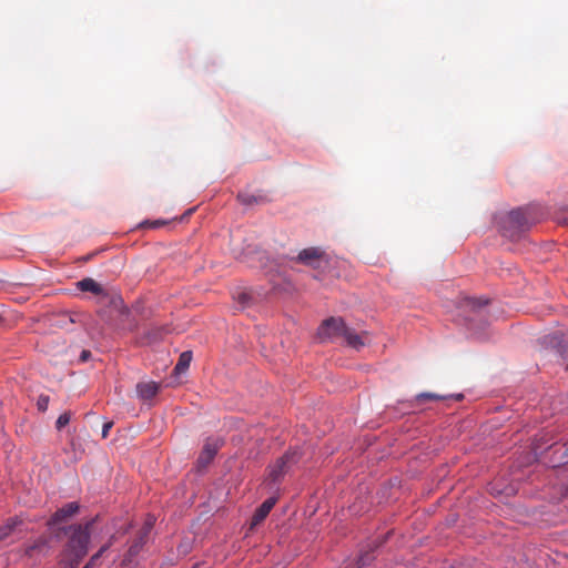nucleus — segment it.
<instances>
[{"label": "nucleus", "instance_id": "obj_1", "mask_svg": "<svg viewBox=\"0 0 568 568\" xmlns=\"http://www.w3.org/2000/svg\"><path fill=\"white\" fill-rule=\"evenodd\" d=\"M93 523L94 519L85 525H72L64 529V532L69 535L65 546L68 562H65L64 568H77L79 562L87 556L91 538L90 530Z\"/></svg>", "mask_w": 568, "mask_h": 568}, {"label": "nucleus", "instance_id": "obj_2", "mask_svg": "<svg viewBox=\"0 0 568 568\" xmlns=\"http://www.w3.org/2000/svg\"><path fill=\"white\" fill-rule=\"evenodd\" d=\"M530 225L527 212L524 209H517L508 213L504 225L503 235L514 239L521 232L526 231Z\"/></svg>", "mask_w": 568, "mask_h": 568}, {"label": "nucleus", "instance_id": "obj_3", "mask_svg": "<svg viewBox=\"0 0 568 568\" xmlns=\"http://www.w3.org/2000/svg\"><path fill=\"white\" fill-rule=\"evenodd\" d=\"M292 260L313 268H321L328 262L326 253L317 246L302 250L297 256Z\"/></svg>", "mask_w": 568, "mask_h": 568}, {"label": "nucleus", "instance_id": "obj_4", "mask_svg": "<svg viewBox=\"0 0 568 568\" xmlns=\"http://www.w3.org/2000/svg\"><path fill=\"white\" fill-rule=\"evenodd\" d=\"M347 325L342 318L329 317L325 320L317 331V337L321 342H325L328 339H334L336 337H343L344 331H346Z\"/></svg>", "mask_w": 568, "mask_h": 568}, {"label": "nucleus", "instance_id": "obj_5", "mask_svg": "<svg viewBox=\"0 0 568 568\" xmlns=\"http://www.w3.org/2000/svg\"><path fill=\"white\" fill-rule=\"evenodd\" d=\"M300 456L296 450L286 452L276 463L270 468L268 478L273 483L280 480V478L287 471L291 464L296 463Z\"/></svg>", "mask_w": 568, "mask_h": 568}, {"label": "nucleus", "instance_id": "obj_6", "mask_svg": "<svg viewBox=\"0 0 568 568\" xmlns=\"http://www.w3.org/2000/svg\"><path fill=\"white\" fill-rule=\"evenodd\" d=\"M155 523V518L153 516H148L143 527L140 529L136 538L133 540L131 546L129 547L128 554L124 558V561H131L133 557H135L140 550L142 549L143 545L145 544L149 534L151 532L153 526Z\"/></svg>", "mask_w": 568, "mask_h": 568}, {"label": "nucleus", "instance_id": "obj_7", "mask_svg": "<svg viewBox=\"0 0 568 568\" xmlns=\"http://www.w3.org/2000/svg\"><path fill=\"white\" fill-rule=\"evenodd\" d=\"M24 556L33 559L40 560L45 557L50 551V540L47 537H39L32 544L24 547Z\"/></svg>", "mask_w": 568, "mask_h": 568}, {"label": "nucleus", "instance_id": "obj_8", "mask_svg": "<svg viewBox=\"0 0 568 568\" xmlns=\"http://www.w3.org/2000/svg\"><path fill=\"white\" fill-rule=\"evenodd\" d=\"M345 343L347 346L359 351L364 346L368 345L371 343V335L367 331H362L361 333H357L355 329L347 326L346 331H344Z\"/></svg>", "mask_w": 568, "mask_h": 568}, {"label": "nucleus", "instance_id": "obj_9", "mask_svg": "<svg viewBox=\"0 0 568 568\" xmlns=\"http://www.w3.org/2000/svg\"><path fill=\"white\" fill-rule=\"evenodd\" d=\"M219 450V444L215 440L207 439L203 446V449L197 458L199 467H206L214 458Z\"/></svg>", "mask_w": 568, "mask_h": 568}, {"label": "nucleus", "instance_id": "obj_10", "mask_svg": "<svg viewBox=\"0 0 568 568\" xmlns=\"http://www.w3.org/2000/svg\"><path fill=\"white\" fill-rule=\"evenodd\" d=\"M79 504L75 501L69 503L63 507L59 508L51 517L49 524L55 525L67 520L79 511Z\"/></svg>", "mask_w": 568, "mask_h": 568}, {"label": "nucleus", "instance_id": "obj_11", "mask_svg": "<svg viewBox=\"0 0 568 568\" xmlns=\"http://www.w3.org/2000/svg\"><path fill=\"white\" fill-rule=\"evenodd\" d=\"M276 500L277 499L275 497H270L263 501V504L255 510L252 517V528L260 525L267 517L272 508L275 506Z\"/></svg>", "mask_w": 568, "mask_h": 568}, {"label": "nucleus", "instance_id": "obj_12", "mask_svg": "<svg viewBox=\"0 0 568 568\" xmlns=\"http://www.w3.org/2000/svg\"><path fill=\"white\" fill-rule=\"evenodd\" d=\"M77 287L82 292H90L98 296H106L103 286L91 277H84L81 281L77 282Z\"/></svg>", "mask_w": 568, "mask_h": 568}, {"label": "nucleus", "instance_id": "obj_13", "mask_svg": "<svg viewBox=\"0 0 568 568\" xmlns=\"http://www.w3.org/2000/svg\"><path fill=\"white\" fill-rule=\"evenodd\" d=\"M170 332L171 329L166 325L153 326L146 331L143 338L146 344H154L162 341Z\"/></svg>", "mask_w": 568, "mask_h": 568}, {"label": "nucleus", "instance_id": "obj_14", "mask_svg": "<svg viewBox=\"0 0 568 568\" xmlns=\"http://www.w3.org/2000/svg\"><path fill=\"white\" fill-rule=\"evenodd\" d=\"M136 392L140 398L151 399L158 394L159 385L155 382L139 383Z\"/></svg>", "mask_w": 568, "mask_h": 568}, {"label": "nucleus", "instance_id": "obj_15", "mask_svg": "<svg viewBox=\"0 0 568 568\" xmlns=\"http://www.w3.org/2000/svg\"><path fill=\"white\" fill-rule=\"evenodd\" d=\"M237 199L244 205L261 204V203H266L268 201L266 195H263V194L255 195V194H248V193H240L237 195Z\"/></svg>", "mask_w": 568, "mask_h": 568}, {"label": "nucleus", "instance_id": "obj_16", "mask_svg": "<svg viewBox=\"0 0 568 568\" xmlns=\"http://www.w3.org/2000/svg\"><path fill=\"white\" fill-rule=\"evenodd\" d=\"M487 304H488V300L465 297L463 300L462 307L465 311H469V312H474L475 313V312L479 311L483 306H485Z\"/></svg>", "mask_w": 568, "mask_h": 568}, {"label": "nucleus", "instance_id": "obj_17", "mask_svg": "<svg viewBox=\"0 0 568 568\" xmlns=\"http://www.w3.org/2000/svg\"><path fill=\"white\" fill-rule=\"evenodd\" d=\"M19 525H21V521L17 518L8 519L7 523L0 527V541L6 540L12 535Z\"/></svg>", "mask_w": 568, "mask_h": 568}, {"label": "nucleus", "instance_id": "obj_18", "mask_svg": "<svg viewBox=\"0 0 568 568\" xmlns=\"http://www.w3.org/2000/svg\"><path fill=\"white\" fill-rule=\"evenodd\" d=\"M191 361L192 353L190 351L183 352L179 357L174 372L178 374L184 373L189 368Z\"/></svg>", "mask_w": 568, "mask_h": 568}, {"label": "nucleus", "instance_id": "obj_19", "mask_svg": "<svg viewBox=\"0 0 568 568\" xmlns=\"http://www.w3.org/2000/svg\"><path fill=\"white\" fill-rule=\"evenodd\" d=\"M110 546H111V542H109V544H106V545L102 546V547L100 548V550H99L97 554H94V555L90 558V560H89V562L85 565V567H88V568H92V567L97 566L98 560H99V559L101 558V556H102V555H103V554H104V552L110 548Z\"/></svg>", "mask_w": 568, "mask_h": 568}, {"label": "nucleus", "instance_id": "obj_20", "mask_svg": "<svg viewBox=\"0 0 568 568\" xmlns=\"http://www.w3.org/2000/svg\"><path fill=\"white\" fill-rule=\"evenodd\" d=\"M445 398H446L445 396H442V395H438L435 393H420L416 396L417 402H423L426 399L427 400H442Z\"/></svg>", "mask_w": 568, "mask_h": 568}, {"label": "nucleus", "instance_id": "obj_21", "mask_svg": "<svg viewBox=\"0 0 568 568\" xmlns=\"http://www.w3.org/2000/svg\"><path fill=\"white\" fill-rule=\"evenodd\" d=\"M70 414L69 413H63L61 414L58 419H57V423H55V426H57V429H62L64 426H67L70 422Z\"/></svg>", "mask_w": 568, "mask_h": 568}, {"label": "nucleus", "instance_id": "obj_22", "mask_svg": "<svg viewBox=\"0 0 568 568\" xmlns=\"http://www.w3.org/2000/svg\"><path fill=\"white\" fill-rule=\"evenodd\" d=\"M48 405H49V396L47 395H41L39 398H38V402H37V407L40 412H45L48 409Z\"/></svg>", "mask_w": 568, "mask_h": 568}, {"label": "nucleus", "instance_id": "obj_23", "mask_svg": "<svg viewBox=\"0 0 568 568\" xmlns=\"http://www.w3.org/2000/svg\"><path fill=\"white\" fill-rule=\"evenodd\" d=\"M250 295L245 292H242L237 295V301L242 305H246L248 303Z\"/></svg>", "mask_w": 568, "mask_h": 568}, {"label": "nucleus", "instance_id": "obj_24", "mask_svg": "<svg viewBox=\"0 0 568 568\" xmlns=\"http://www.w3.org/2000/svg\"><path fill=\"white\" fill-rule=\"evenodd\" d=\"M112 425H113V423H112V422H108V423H105V424L103 425V428H102V437H103V438H106V437H108L109 432H110V429H111Z\"/></svg>", "mask_w": 568, "mask_h": 568}, {"label": "nucleus", "instance_id": "obj_25", "mask_svg": "<svg viewBox=\"0 0 568 568\" xmlns=\"http://www.w3.org/2000/svg\"><path fill=\"white\" fill-rule=\"evenodd\" d=\"M90 357H91V352L88 349H83L80 355V362L84 363V362L89 361Z\"/></svg>", "mask_w": 568, "mask_h": 568}, {"label": "nucleus", "instance_id": "obj_26", "mask_svg": "<svg viewBox=\"0 0 568 568\" xmlns=\"http://www.w3.org/2000/svg\"><path fill=\"white\" fill-rule=\"evenodd\" d=\"M359 566H363L366 564V559L364 557H361L358 560Z\"/></svg>", "mask_w": 568, "mask_h": 568}, {"label": "nucleus", "instance_id": "obj_27", "mask_svg": "<svg viewBox=\"0 0 568 568\" xmlns=\"http://www.w3.org/2000/svg\"><path fill=\"white\" fill-rule=\"evenodd\" d=\"M162 224H163V222L155 221V222L152 223V226L156 227V226L162 225Z\"/></svg>", "mask_w": 568, "mask_h": 568}, {"label": "nucleus", "instance_id": "obj_28", "mask_svg": "<svg viewBox=\"0 0 568 568\" xmlns=\"http://www.w3.org/2000/svg\"><path fill=\"white\" fill-rule=\"evenodd\" d=\"M564 223L568 224V216L564 219Z\"/></svg>", "mask_w": 568, "mask_h": 568}, {"label": "nucleus", "instance_id": "obj_29", "mask_svg": "<svg viewBox=\"0 0 568 568\" xmlns=\"http://www.w3.org/2000/svg\"><path fill=\"white\" fill-rule=\"evenodd\" d=\"M83 568H88V567L84 566Z\"/></svg>", "mask_w": 568, "mask_h": 568}]
</instances>
